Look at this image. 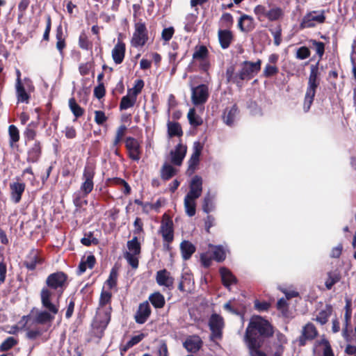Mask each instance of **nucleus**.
<instances>
[{"instance_id":"9","label":"nucleus","mask_w":356,"mask_h":356,"mask_svg":"<svg viewBox=\"0 0 356 356\" xmlns=\"http://www.w3.org/2000/svg\"><path fill=\"white\" fill-rule=\"evenodd\" d=\"M159 232L161 234L165 243H172L174 239V229L172 220L164 214Z\"/></svg>"},{"instance_id":"59","label":"nucleus","mask_w":356,"mask_h":356,"mask_svg":"<svg viewBox=\"0 0 356 356\" xmlns=\"http://www.w3.org/2000/svg\"><path fill=\"white\" fill-rule=\"evenodd\" d=\"M144 86V82L141 79L136 81L135 86L133 88L128 90L129 94H131L137 97V95L141 92Z\"/></svg>"},{"instance_id":"16","label":"nucleus","mask_w":356,"mask_h":356,"mask_svg":"<svg viewBox=\"0 0 356 356\" xmlns=\"http://www.w3.org/2000/svg\"><path fill=\"white\" fill-rule=\"evenodd\" d=\"M202 150V145L199 142H195L193 145V152L188 161V168L187 172L193 174L200 162V156Z\"/></svg>"},{"instance_id":"17","label":"nucleus","mask_w":356,"mask_h":356,"mask_svg":"<svg viewBox=\"0 0 356 356\" xmlns=\"http://www.w3.org/2000/svg\"><path fill=\"white\" fill-rule=\"evenodd\" d=\"M151 314V308L147 301L140 303L134 316L135 321L138 324L145 323Z\"/></svg>"},{"instance_id":"45","label":"nucleus","mask_w":356,"mask_h":356,"mask_svg":"<svg viewBox=\"0 0 356 356\" xmlns=\"http://www.w3.org/2000/svg\"><path fill=\"white\" fill-rule=\"evenodd\" d=\"M268 9L264 5H257L254 8V13L259 22H264L267 17Z\"/></svg>"},{"instance_id":"60","label":"nucleus","mask_w":356,"mask_h":356,"mask_svg":"<svg viewBox=\"0 0 356 356\" xmlns=\"http://www.w3.org/2000/svg\"><path fill=\"white\" fill-rule=\"evenodd\" d=\"M87 196H83V193L80 191L78 193H75L73 195V202L75 207H81L83 204H87L86 200H83V198L86 197Z\"/></svg>"},{"instance_id":"26","label":"nucleus","mask_w":356,"mask_h":356,"mask_svg":"<svg viewBox=\"0 0 356 356\" xmlns=\"http://www.w3.org/2000/svg\"><path fill=\"white\" fill-rule=\"evenodd\" d=\"M15 89L17 102L28 104L30 95L26 92L24 86L22 83L21 79H16Z\"/></svg>"},{"instance_id":"1","label":"nucleus","mask_w":356,"mask_h":356,"mask_svg":"<svg viewBox=\"0 0 356 356\" xmlns=\"http://www.w3.org/2000/svg\"><path fill=\"white\" fill-rule=\"evenodd\" d=\"M59 298L57 295L56 300H54V293L48 288L43 287L40 292V299L44 309H33L31 314L23 316L26 323L31 321L33 324L50 325L59 312Z\"/></svg>"},{"instance_id":"36","label":"nucleus","mask_w":356,"mask_h":356,"mask_svg":"<svg viewBox=\"0 0 356 356\" xmlns=\"http://www.w3.org/2000/svg\"><path fill=\"white\" fill-rule=\"evenodd\" d=\"M197 16L195 14H188L184 20V31L187 33L195 31V24L197 21Z\"/></svg>"},{"instance_id":"24","label":"nucleus","mask_w":356,"mask_h":356,"mask_svg":"<svg viewBox=\"0 0 356 356\" xmlns=\"http://www.w3.org/2000/svg\"><path fill=\"white\" fill-rule=\"evenodd\" d=\"M186 153V147L181 143L178 144L174 151H171V162L176 165H180Z\"/></svg>"},{"instance_id":"48","label":"nucleus","mask_w":356,"mask_h":356,"mask_svg":"<svg viewBox=\"0 0 356 356\" xmlns=\"http://www.w3.org/2000/svg\"><path fill=\"white\" fill-rule=\"evenodd\" d=\"M283 15L282 10L279 7H273L268 9L266 19L273 22L279 19Z\"/></svg>"},{"instance_id":"11","label":"nucleus","mask_w":356,"mask_h":356,"mask_svg":"<svg viewBox=\"0 0 356 356\" xmlns=\"http://www.w3.org/2000/svg\"><path fill=\"white\" fill-rule=\"evenodd\" d=\"M261 60L253 63L250 61H244L242 64L241 71V76L243 77L244 80L251 79L254 74H257L261 69Z\"/></svg>"},{"instance_id":"52","label":"nucleus","mask_w":356,"mask_h":356,"mask_svg":"<svg viewBox=\"0 0 356 356\" xmlns=\"http://www.w3.org/2000/svg\"><path fill=\"white\" fill-rule=\"evenodd\" d=\"M224 309L233 314H236V315L240 314V311L237 306V302L235 300V299L231 300L228 301L227 302H226L224 305Z\"/></svg>"},{"instance_id":"4","label":"nucleus","mask_w":356,"mask_h":356,"mask_svg":"<svg viewBox=\"0 0 356 356\" xmlns=\"http://www.w3.org/2000/svg\"><path fill=\"white\" fill-rule=\"evenodd\" d=\"M319 83L318 64L312 65L303 103V110L305 113H307L311 108Z\"/></svg>"},{"instance_id":"5","label":"nucleus","mask_w":356,"mask_h":356,"mask_svg":"<svg viewBox=\"0 0 356 356\" xmlns=\"http://www.w3.org/2000/svg\"><path fill=\"white\" fill-rule=\"evenodd\" d=\"M67 276L63 272L59 271L50 274L47 280V288L56 292L58 297H60L65 288Z\"/></svg>"},{"instance_id":"34","label":"nucleus","mask_w":356,"mask_h":356,"mask_svg":"<svg viewBox=\"0 0 356 356\" xmlns=\"http://www.w3.org/2000/svg\"><path fill=\"white\" fill-rule=\"evenodd\" d=\"M56 49L58 50L60 56H63V49H65L66 44H65V39L63 34V27L61 25H59L56 29Z\"/></svg>"},{"instance_id":"30","label":"nucleus","mask_w":356,"mask_h":356,"mask_svg":"<svg viewBox=\"0 0 356 356\" xmlns=\"http://www.w3.org/2000/svg\"><path fill=\"white\" fill-rule=\"evenodd\" d=\"M226 76L229 82L235 83L240 88L242 87V82L244 81V79L241 76L240 70L238 72H235L234 67L231 66L227 69Z\"/></svg>"},{"instance_id":"54","label":"nucleus","mask_w":356,"mask_h":356,"mask_svg":"<svg viewBox=\"0 0 356 356\" xmlns=\"http://www.w3.org/2000/svg\"><path fill=\"white\" fill-rule=\"evenodd\" d=\"M79 46L80 48L84 50H88L92 47V44L88 40V37L85 33H81L79 35Z\"/></svg>"},{"instance_id":"37","label":"nucleus","mask_w":356,"mask_h":356,"mask_svg":"<svg viewBox=\"0 0 356 356\" xmlns=\"http://www.w3.org/2000/svg\"><path fill=\"white\" fill-rule=\"evenodd\" d=\"M149 300L155 308H162L165 305V301L164 296L159 292H156L150 295Z\"/></svg>"},{"instance_id":"18","label":"nucleus","mask_w":356,"mask_h":356,"mask_svg":"<svg viewBox=\"0 0 356 356\" xmlns=\"http://www.w3.org/2000/svg\"><path fill=\"white\" fill-rule=\"evenodd\" d=\"M156 280L159 285L163 286L169 290L173 289L174 278L170 275V272L163 269L156 273Z\"/></svg>"},{"instance_id":"22","label":"nucleus","mask_w":356,"mask_h":356,"mask_svg":"<svg viewBox=\"0 0 356 356\" xmlns=\"http://www.w3.org/2000/svg\"><path fill=\"white\" fill-rule=\"evenodd\" d=\"M25 188L24 183L14 182L10 184V198L14 203L17 204L20 202Z\"/></svg>"},{"instance_id":"44","label":"nucleus","mask_w":356,"mask_h":356,"mask_svg":"<svg viewBox=\"0 0 356 356\" xmlns=\"http://www.w3.org/2000/svg\"><path fill=\"white\" fill-rule=\"evenodd\" d=\"M342 337L346 342L356 343V327L354 329L350 327L342 328Z\"/></svg>"},{"instance_id":"56","label":"nucleus","mask_w":356,"mask_h":356,"mask_svg":"<svg viewBox=\"0 0 356 356\" xmlns=\"http://www.w3.org/2000/svg\"><path fill=\"white\" fill-rule=\"evenodd\" d=\"M270 31L273 36L275 45L279 46L282 41V29L280 26H277L275 28L270 29Z\"/></svg>"},{"instance_id":"61","label":"nucleus","mask_w":356,"mask_h":356,"mask_svg":"<svg viewBox=\"0 0 356 356\" xmlns=\"http://www.w3.org/2000/svg\"><path fill=\"white\" fill-rule=\"evenodd\" d=\"M136 254H134L131 252H126L124 254V258L127 261L128 264L133 268H137L138 266V259L136 257Z\"/></svg>"},{"instance_id":"50","label":"nucleus","mask_w":356,"mask_h":356,"mask_svg":"<svg viewBox=\"0 0 356 356\" xmlns=\"http://www.w3.org/2000/svg\"><path fill=\"white\" fill-rule=\"evenodd\" d=\"M45 331H46V330H44L39 327H36L33 329L29 328V329H27L26 335L29 339L35 340L37 338H38L39 337L42 336L43 332Z\"/></svg>"},{"instance_id":"7","label":"nucleus","mask_w":356,"mask_h":356,"mask_svg":"<svg viewBox=\"0 0 356 356\" xmlns=\"http://www.w3.org/2000/svg\"><path fill=\"white\" fill-rule=\"evenodd\" d=\"M148 39L145 24L138 22L135 25V31L131 40L134 47H141L145 45Z\"/></svg>"},{"instance_id":"10","label":"nucleus","mask_w":356,"mask_h":356,"mask_svg":"<svg viewBox=\"0 0 356 356\" xmlns=\"http://www.w3.org/2000/svg\"><path fill=\"white\" fill-rule=\"evenodd\" d=\"M209 97V89L207 86L200 84L192 88L191 99L194 105L197 106L204 104Z\"/></svg>"},{"instance_id":"41","label":"nucleus","mask_w":356,"mask_h":356,"mask_svg":"<svg viewBox=\"0 0 356 356\" xmlns=\"http://www.w3.org/2000/svg\"><path fill=\"white\" fill-rule=\"evenodd\" d=\"M214 197L211 196L208 192L203 200L202 209L204 212L209 213L214 210L215 205L213 202Z\"/></svg>"},{"instance_id":"3","label":"nucleus","mask_w":356,"mask_h":356,"mask_svg":"<svg viewBox=\"0 0 356 356\" xmlns=\"http://www.w3.org/2000/svg\"><path fill=\"white\" fill-rule=\"evenodd\" d=\"M274 331L271 324L259 316H252L245 330L244 340L252 345L262 344L264 341L272 337Z\"/></svg>"},{"instance_id":"58","label":"nucleus","mask_w":356,"mask_h":356,"mask_svg":"<svg viewBox=\"0 0 356 356\" xmlns=\"http://www.w3.org/2000/svg\"><path fill=\"white\" fill-rule=\"evenodd\" d=\"M318 343L319 345H323L324 346L323 356H334L331 346L326 339H321Z\"/></svg>"},{"instance_id":"28","label":"nucleus","mask_w":356,"mask_h":356,"mask_svg":"<svg viewBox=\"0 0 356 356\" xmlns=\"http://www.w3.org/2000/svg\"><path fill=\"white\" fill-rule=\"evenodd\" d=\"M180 250L184 260H188L195 252V246L190 241L184 240L180 244Z\"/></svg>"},{"instance_id":"47","label":"nucleus","mask_w":356,"mask_h":356,"mask_svg":"<svg viewBox=\"0 0 356 356\" xmlns=\"http://www.w3.org/2000/svg\"><path fill=\"white\" fill-rule=\"evenodd\" d=\"M188 119L189 123L193 127H195L201 125L203 122L202 119L196 114L194 108H191L189 110L188 113Z\"/></svg>"},{"instance_id":"35","label":"nucleus","mask_w":356,"mask_h":356,"mask_svg":"<svg viewBox=\"0 0 356 356\" xmlns=\"http://www.w3.org/2000/svg\"><path fill=\"white\" fill-rule=\"evenodd\" d=\"M136 102V97L134 95L128 93L127 95L122 97L120 104V109L122 111L130 108L135 105Z\"/></svg>"},{"instance_id":"51","label":"nucleus","mask_w":356,"mask_h":356,"mask_svg":"<svg viewBox=\"0 0 356 356\" xmlns=\"http://www.w3.org/2000/svg\"><path fill=\"white\" fill-rule=\"evenodd\" d=\"M8 133L10 136V143L11 145L14 143H17L19 140V134L18 129L13 124L10 125L8 127Z\"/></svg>"},{"instance_id":"46","label":"nucleus","mask_w":356,"mask_h":356,"mask_svg":"<svg viewBox=\"0 0 356 356\" xmlns=\"http://www.w3.org/2000/svg\"><path fill=\"white\" fill-rule=\"evenodd\" d=\"M69 107L73 113V115L76 118H79L82 116L84 113V110L76 102L74 98H70L69 99Z\"/></svg>"},{"instance_id":"55","label":"nucleus","mask_w":356,"mask_h":356,"mask_svg":"<svg viewBox=\"0 0 356 356\" xmlns=\"http://www.w3.org/2000/svg\"><path fill=\"white\" fill-rule=\"evenodd\" d=\"M310 42L312 44V47L314 48L316 54L320 57L324 54L325 52V44L323 42L317 41L315 40H311Z\"/></svg>"},{"instance_id":"14","label":"nucleus","mask_w":356,"mask_h":356,"mask_svg":"<svg viewBox=\"0 0 356 356\" xmlns=\"http://www.w3.org/2000/svg\"><path fill=\"white\" fill-rule=\"evenodd\" d=\"M202 184L203 181L201 177L198 175L194 176L190 182L189 191L186 197L194 200L199 198L202 193Z\"/></svg>"},{"instance_id":"29","label":"nucleus","mask_w":356,"mask_h":356,"mask_svg":"<svg viewBox=\"0 0 356 356\" xmlns=\"http://www.w3.org/2000/svg\"><path fill=\"white\" fill-rule=\"evenodd\" d=\"M193 284L192 275L188 273H183L178 285V289L182 292L190 291Z\"/></svg>"},{"instance_id":"62","label":"nucleus","mask_w":356,"mask_h":356,"mask_svg":"<svg viewBox=\"0 0 356 356\" xmlns=\"http://www.w3.org/2000/svg\"><path fill=\"white\" fill-rule=\"evenodd\" d=\"M117 273L113 269L109 275L108 280L106 281V284L108 286L109 289H112L117 284Z\"/></svg>"},{"instance_id":"40","label":"nucleus","mask_w":356,"mask_h":356,"mask_svg":"<svg viewBox=\"0 0 356 356\" xmlns=\"http://www.w3.org/2000/svg\"><path fill=\"white\" fill-rule=\"evenodd\" d=\"M195 200H196L191 199V198L186 197V196L184 197L185 211H186V214L190 217H192L195 215V211H196Z\"/></svg>"},{"instance_id":"31","label":"nucleus","mask_w":356,"mask_h":356,"mask_svg":"<svg viewBox=\"0 0 356 356\" xmlns=\"http://www.w3.org/2000/svg\"><path fill=\"white\" fill-rule=\"evenodd\" d=\"M333 308L331 305L327 304L325 307L321 309L316 317L314 318L316 321L321 325H325L328 321L330 316L332 315Z\"/></svg>"},{"instance_id":"2","label":"nucleus","mask_w":356,"mask_h":356,"mask_svg":"<svg viewBox=\"0 0 356 356\" xmlns=\"http://www.w3.org/2000/svg\"><path fill=\"white\" fill-rule=\"evenodd\" d=\"M112 293L103 289L100 294L99 307L92 323V332L97 338H102L111 321Z\"/></svg>"},{"instance_id":"27","label":"nucleus","mask_w":356,"mask_h":356,"mask_svg":"<svg viewBox=\"0 0 356 356\" xmlns=\"http://www.w3.org/2000/svg\"><path fill=\"white\" fill-rule=\"evenodd\" d=\"M41 156V145L35 141L33 147L28 150L26 161L28 163H37Z\"/></svg>"},{"instance_id":"23","label":"nucleus","mask_w":356,"mask_h":356,"mask_svg":"<svg viewBox=\"0 0 356 356\" xmlns=\"http://www.w3.org/2000/svg\"><path fill=\"white\" fill-rule=\"evenodd\" d=\"M238 114V108L236 104H234L230 107H227L222 115L223 122L229 127L234 125Z\"/></svg>"},{"instance_id":"43","label":"nucleus","mask_w":356,"mask_h":356,"mask_svg":"<svg viewBox=\"0 0 356 356\" xmlns=\"http://www.w3.org/2000/svg\"><path fill=\"white\" fill-rule=\"evenodd\" d=\"M213 259L218 262H221L225 259V250L222 245H213Z\"/></svg>"},{"instance_id":"15","label":"nucleus","mask_w":356,"mask_h":356,"mask_svg":"<svg viewBox=\"0 0 356 356\" xmlns=\"http://www.w3.org/2000/svg\"><path fill=\"white\" fill-rule=\"evenodd\" d=\"M209 325L211 331L212 337L215 338H220L222 335V330L224 326L222 317L216 314H212L209 321Z\"/></svg>"},{"instance_id":"63","label":"nucleus","mask_w":356,"mask_h":356,"mask_svg":"<svg viewBox=\"0 0 356 356\" xmlns=\"http://www.w3.org/2000/svg\"><path fill=\"white\" fill-rule=\"evenodd\" d=\"M208 54V50L205 46H201L197 49L193 55L194 59H202L204 60Z\"/></svg>"},{"instance_id":"19","label":"nucleus","mask_w":356,"mask_h":356,"mask_svg":"<svg viewBox=\"0 0 356 356\" xmlns=\"http://www.w3.org/2000/svg\"><path fill=\"white\" fill-rule=\"evenodd\" d=\"M44 260L39 256L38 250L32 249L27 255L24 264L29 270L35 269L37 265L42 264Z\"/></svg>"},{"instance_id":"32","label":"nucleus","mask_w":356,"mask_h":356,"mask_svg":"<svg viewBox=\"0 0 356 356\" xmlns=\"http://www.w3.org/2000/svg\"><path fill=\"white\" fill-rule=\"evenodd\" d=\"M218 39L222 49H227L233 39V35L229 30H219Z\"/></svg>"},{"instance_id":"38","label":"nucleus","mask_w":356,"mask_h":356,"mask_svg":"<svg viewBox=\"0 0 356 356\" xmlns=\"http://www.w3.org/2000/svg\"><path fill=\"white\" fill-rule=\"evenodd\" d=\"M341 276L337 270L331 271L327 273V278L325 282V285L328 290H330L332 286L339 282Z\"/></svg>"},{"instance_id":"49","label":"nucleus","mask_w":356,"mask_h":356,"mask_svg":"<svg viewBox=\"0 0 356 356\" xmlns=\"http://www.w3.org/2000/svg\"><path fill=\"white\" fill-rule=\"evenodd\" d=\"M127 248L134 254H139L140 253V245L138 241V238L134 236L131 240L127 242Z\"/></svg>"},{"instance_id":"21","label":"nucleus","mask_w":356,"mask_h":356,"mask_svg":"<svg viewBox=\"0 0 356 356\" xmlns=\"http://www.w3.org/2000/svg\"><path fill=\"white\" fill-rule=\"evenodd\" d=\"M184 347L191 353L197 352L202 346V341L197 335L189 336L183 343Z\"/></svg>"},{"instance_id":"20","label":"nucleus","mask_w":356,"mask_h":356,"mask_svg":"<svg viewBox=\"0 0 356 356\" xmlns=\"http://www.w3.org/2000/svg\"><path fill=\"white\" fill-rule=\"evenodd\" d=\"M238 27L241 31L249 33L255 28L254 20L250 15L243 14L238 22Z\"/></svg>"},{"instance_id":"64","label":"nucleus","mask_w":356,"mask_h":356,"mask_svg":"<svg viewBox=\"0 0 356 356\" xmlns=\"http://www.w3.org/2000/svg\"><path fill=\"white\" fill-rule=\"evenodd\" d=\"M279 70L275 65L267 64L264 70L263 74L266 77H270L277 74Z\"/></svg>"},{"instance_id":"39","label":"nucleus","mask_w":356,"mask_h":356,"mask_svg":"<svg viewBox=\"0 0 356 356\" xmlns=\"http://www.w3.org/2000/svg\"><path fill=\"white\" fill-rule=\"evenodd\" d=\"M168 134L169 137L181 136L183 134L181 127L178 122L168 123Z\"/></svg>"},{"instance_id":"53","label":"nucleus","mask_w":356,"mask_h":356,"mask_svg":"<svg viewBox=\"0 0 356 356\" xmlns=\"http://www.w3.org/2000/svg\"><path fill=\"white\" fill-rule=\"evenodd\" d=\"M249 349L250 356H266V354L259 350L262 344H254V346L251 343H245Z\"/></svg>"},{"instance_id":"13","label":"nucleus","mask_w":356,"mask_h":356,"mask_svg":"<svg viewBox=\"0 0 356 356\" xmlns=\"http://www.w3.org/2000/svg\"><path fill=\"white\" fill-rule=\"evenodd\" d=\"M125 146L128 151L129 157L134 161H139L141 149L138 140L134 138L128 137L125 141Z\"/></svg>"},{"instance_id":"8","label":"nucleus","mask_w":356,"mask_h":356,"mask_svg":"<svg viewBox=\"0 0 356 356\" xmlns=\"http://www.w3.org/2000/svg\"><path fill=\"white\" fill-rule=\"evenodd\" d=\"M325 20L324 11H312L306 14L300 23L302 29L314 27L316 23L321 24Z\"/></svg>"},{"instance_id":"42","label":"nucleus","mask_w":356,"mask_h":356,"mask_svg":"<svg viewBox=\"0 0 356 356\" xmlns=\"http://www.w3.org/2000/svg\"><path fill=\"white\" fill-rule=\"evenodd\" d=\"M175 174V169L170 165V164H168L167 163H165L161 169V177L163 180H168L171 177H172Z\"/></svg>"},{"instance_id":"57","label":"nucleus","mask_w":356,"mask_h":356,"mask_svg":"<svg viewBox=\"0 0 356 356\" xmlns=\"http://www.w3.org/2000/svg\"><path fill=\"white\" fill-rule=\"evenodd\" d=\"M17 343V340L13 337H9L6 339H5L0 346L1 351H6L10 349Z\"/></svg>"},{"instance_id":"25","label":"nucleus","mask_w":356,"mask_h":356,"mask_svg":"<svg viewBox=\"0 0 356 356\" xmlns=\"http://www.w3.org/2000/svg\"><path fill=\"white\" fill-rule=\"evenodd\" d=\"M125 44L122 41H118L112 50V58L115 64H120L122 63L125 55Z\"/></svg>"},{"instance_id":"6","label":"nucleus","mask_w":356,"mask_h":356,"mask_svg":"<svg viewBox=\"0 0 356 356\" xmlns=\"http://www.w3.org/2000/svg\"><path fill=\"white\" fill-rule=\"evenodd\" d=\"M95 175V166L91 163H87L83 169L81 177L83 182L80 186V192L83 196H88L92 191Z\"/></svg>"},{"instance_id":"12","label":"nucleus","mask_w":356,"mask_h":356,"mask_svg":"<svg viewBox=\"0 0 356 356\" xmlns=\"http://www.w3.org/2000/svg\"><path fill=\"white\" fill-rule=\"evenodd\" d=\"M318 335L315 325L312 323H307L302 330L301 334L298 339L299 346H305L307 341H312Z\"/></svg>"},{"instance_id":"33","label":"nucleus","mask_w":356,"mask_h":356,"mask_svg":"<svg viewBox=\"0 0 356 356\" xmlns=\"http://www.w3.org/2000/svg\"><path fill=\"white\" fill-rule=\"evenodd\" d=\"M220 273L222 278V282L223 285L229 288V286L235 284L236 282V278L233 275V274L226 268H221L220 269Z\"/></svg>"}]
</instances>
